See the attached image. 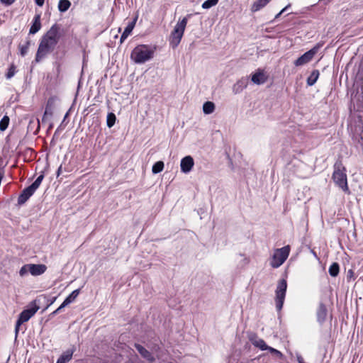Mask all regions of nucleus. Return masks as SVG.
Here are the masks:
<instances>
[{
	"label": "nucleus",
	"instance_id": "25",
	"mask_svg": "<svg viewBox=\"0 0 363 363\" xmlns=\"http://www.w3.org/2000/svg\"><path fill=\"white\" fill-rule=\"evenodd\" d=\"M329 274L331 277H335L340 272V266L337 262H333L329 267Z\"/></svg>",
	"mask_w": 363,
	"mask_h": 363
},
{
	"label": "nucleus",
	"instance_id": "6",
	"mask_svg": "<svg viewBox=\"0 0 363 363\" xmlns=\"http://www.w3.org/2000/svg\"><path fill=\"white\" fill-rule=\"evenodd\" d=\"M289 252L290 247L289 245L277 249L272 256V259L270 263L271 266L274 268L280 267L287 259Z\"/></svg>",
	"mask_w": 363,
	"mask_h": 363
},
{
	"label": "nucleus",
	"instance_id": "27",
	"mask_svg": "<svg viewBox=\"0 0 363 363\" xmlns=\"http://www.w3.org/2000/svg\"><path fill=\"white\" fill-rule=\"evenodd\" d=\"M164 169V162L162 161H158L154 164L152 166V173L157 174L161 172Z\"/></svg>",
	"mask_w": 363,
	"mask_h": 363
},
{
	"label": "nucleus",
	"instance_id": "22",
	"mask_svg": "<svg viewBox=\"0 0 363 363\" xmlns=\"http://www.w3.org/2000/svg\"><path fill=\"white\" fill-rule=\"evenodd\" d=\"M318 77H319L318 70H316V69L313 70L307 79L308 85L313 86L318 80Z\"/></svg>",
	"mask_w": 363,
	"mask_h": 363
},
{
	"label": "nucleus",
	"instance_id": "3",
	"mask_svg": "<svg viewBox=\"0 0 363 363\" xmlns=\"http://www.w3.org/2000/svg\"><path fill=\"white\" fill-rule=\"evenodd\" d=\"M40 302V299H35L28 306V308L23 310L18 316V318L16 321L15 326V333L16 337H17L19 328L23 323L30 320L31 317H33L36 312L39 310L40 307L38 306V303Z\"/></svg>",
	"mask_w": 363,
	"mask_h": 363
},
{
	"label": "nucleus",
	"instance_id": "26",
	"mask_svg": "<svg viewBox=\"0 0 363 363\" xmlns=\"http://www.w3.org/2000/svg\"><path fill=\"white\" fill-rule=\"evenodd\" d=\"M71 3L69 0H60L58 4V9L61 12H65L69 9Z\"/></svg>",
	"mask_w": 363,
	"mask_h": 363
},
{
	"label": "nucleus",
	"instance_id": "13",
	"mask_svg": "<svg viewBox=\"0 0 363 363\" xmlns=\"http://www.w3.org/2000/svg\"><path fill=\"white\" fill-rule=\"evenodd\" d=\"M30 273L33 276H39L43 274L47 269V267L45 264H29Z\"/></svg>",
	"mask_w": 363,
	"mask_h": 363
},
{
	"label": "nucleus",
	"instance_id": "31",
	"mask_svg": "<svg viewBox=\"0 0 363 363\" xmlns=\"http://www.w3.org/2000/svg\"><path fill=\"white\" fill-rule=\"evenodd\" d=\"M28 272L30 273V268H29V264H25L23 265L20 271H19V275L21 277H24L26 275H27L28 274Z\"/></svg>",
	"mask_w": 363,
	"mask_h": 363
},
{
	"label": "nucleus",
	"instance_id": "23",
	"mask_svg": "<svg viewBox=\"0 0 363 363\" xmlns=\"http://www.w3.org/2000/svg\"><path fill=\"white\" fill-rule=\"evenodd\" d=\"M215 111V104L211 101H206L203 105V111L205 114H211Z\"/></svg>",
	"mask_w": 363,
	"mask_h": 363
},
{
	"label": "nucleus",
	"instance_id": "41",
	"mask_svg": "<svg viewBox=\"0 0 363 363\" xmlns=\"http://www.w3.org/2000/svg\"><path fill=\"white\" fill-rule=\"evenodd\" d=\"M60 313V312H59V309H56L55 311H54L51 313V315H57V313Z\"/></svg>",
	"mask_w": 363,
	"mask_h": 363
},
{
	"label": "nucleus",
	"instance_id": "20",
	"mask_svg": "<svg viewBox=\"0 0 363 363\" xmlns=\"http://www.w3.org/2000/svg\"><path fill=\"white\" fill-rule=\"evenodd\" d=\"M271 0H257L252 5L251 11L257 12L264 8Z\"/></svg>",
	"mask_w": 363,
	"mask_h": 363
},
{
	"label": "nucleus",
	"instance_id": "33",
	"mask_svg": "<svg viewBox=\"0 0 363 363\" xmlns=\"http://www.w3.org/2000/svg\"><path fill=\"white\" fill-rule=\"evenodd\" d=\"M15 73H16V67L13 65H12L10 67V68L8 70V72L6 74V78L11 79V77H13L14 76Z\"/></svg>",
	"mask_w": 363,
	"mask_h": 363
},
{
	"label": "nucleus",
	"instance_id": "30",
	"mask_svg": "<svg viewBox=\"0 0 363 363\" xmlns=\"http://www.w3.org/2000/svg\"><path fill=\"white\" fill-rule=\"evenodd\" d=\"M116 122V116L113 113H110L107 116V126L111 128Z\"/></svg>",
	"mask_w": 363,
	"mask_h": 363
},
{
	"label": "nucleus",
	"instance_id": "4",
	"mask_svg": "<svg viewBox=\"0 0 363 363\" xmlns=\"http://www.w3.org/2000/svg\"><path fill=\"white\" fill-rule=\"evenodd\" d=\"M190 16L191 15H188L179 21L172 31L169 38V43L173 48L177 47L180 43L188 22V18L190 17Z\"/></svg>",
	"mask_w": 363,
	"mask_h": 363
},
{
	"label": "nucleus",
	"instance_id": "1",
	"mask_svg": "<svg viewBox=\"0 0 363 363\" xmlns=\"http://www.w3.org/2000/svg\"><path fill=\"white\" fill-rule=\"evenodd\" d=\"M60 38V27L54 24L40 40L35 59L36 62L42 61L54 50Z\"/></svg>",
	"mask_w": 363,
	"mask_h": 363
},
{
	"label": "nucleus",
	"instance_id": "34",
	"mask_svg": "<svg viewBox=\"0 0 363 363\" xmlns=\"http://www.w3.org/2000/svg\"><path fill=\"white\" fill-rule=\"evenodd\" d=\"M29 45H30V43L29 42H27L26 43V45H22L21 47V54L22 56H24L26 55V53L28 52V48H29Z\"/></svg>",
	"mask_w": 363,
	"mask_h": 363
},
{
	"label": "nucleus",
	"instance_id": "39",
	"mask_svg": "<svg viewBox=\"0 0 363 363\" xmlns=\"http://www.w3.org/2000/svg\"><path fill=\"white\" fill-rule=\"evenodd\" d=\"M267 357V354H262V355H260V356L259 357V359H262L264 360V359H265Z\"/></svg>",
	"mask_w": 363,
	"mask_h": 363
},
{
	"label": "nucleus",
	"instance_id": "36",
	"mask_svg": "<svg viewBox=\"0 0 363 363\" xmlns=\"http://www.w3.org/2000/svg\"><path fill=\"white\" fill-rule=\"evenodd\" d=\"M297 361L298 363H306L303 357L301 354H297Z\"/></svg>",
	"mask_w": 363,
	"mask_h": 363
},
{
	"label": "nucleus",
	"instance_id": "15",
	"mask_svg": "<svg viewBox=\"0 0 363 363\" xmlns=\"http://www.w3.org/2000/svg\"><path fill=\"white\" fill-rule=\"evenodd\" d=\"M251 80L254 84H262L266 82L267 77L263 71L259 69L252 75Z\"/></svg>",
	"mask_w": 363,
	"mask_h": 363
},
{
	"label": "nucleus",
	"instance_id": "8",
	"mask_svg": "<svg viewBox=\"0 0 363 363\" xmlns=\"http://www.w3.org/2000/svg\"><path fill=\"white\" fill-rule=\"evenodd\" d=\"M333 179L334 182L340 188H341L345 192H348L349 189L347 182V175L344 169H341L340 168H335L333 174Z\"/></svg>",
	"mask_w": 363,
	"mask_h": 363
},
{
	"label": "nucleus",
	"instance_id": "11",
	"mask_svg": "<svg viewBox=\"0 0 363 363\" xmlns=\"http://www.w3.org/2000/svg\"><path fill=\"white\" fill-rule=\"evenodd\" d=\"M251 343L256 347L259 348L262 350H269V346H268L264 340L258 337L255 335H252L250 337Z\"/></svg>",
	"mask_w": 363,
	"mask_h": 363
},
{
	"label": "nucleus",
	"instance_id": "12",
	"mask_svg": "<svg viewBox=\"0 0 363 363\" xmlns=\"http://www.w3.org/2000/svg\"><path fill=\"white\" fill-rule=\"evenodd\" d=\"M247 84L248 79L246 77L241 78L233 86V92L235 94L240 93L247 86Z\"/></svg>",
	"mask_w": 363,
	"mask_h": 363
},
{
	"label": "nucleus",
	"instance_id": "2",
	"mask_svg": "<svg viewBox=\"0 0 363 363\" xmlns=\"http://www.w3.org/2000/svg\"><path fill=\"white\" fill-rule=\"evenodd\" d=\"M155 50L146 45L136 46L130 54V58L137 64H143L153 57Z\"/></svg>",
	"mask_w": 363,
	"mask_h": 363
},
{
	"label": "nucleus",
	"instance_id": "40",
	"mask_svg": "<svg viewBox=\"0 0 363 363\" xmlns=\"http://www.w3.org/2000/svg\"><path fill=\"white\" fill-rule=\"evenodd\" d=\"M63 305H64V302L57 308V309H59V312H60L61 310L65 307V306H63Z\"/></svg>",
	"mask_w": 363,
	"mask_h": 363
},
{
	"label": "nucleus",
	"instance_id": "21",
	"mask_svg": "<svg viewBox=\"0 0 363 363\" xmlns=\"http://www.w3.org/2000/svg\"><path fill=\"white\" fill-rule=\"evenodd\" d=\"M80 292L79 289L74 290L64 301L63 306H67L74 302Z\"/></svg>",
	"mask_w": 363,
	"mask_h": 363
},
{
	"label": "nucleus",
	"instance_id": "37",
	"mask_svg": "<svg viewBox=\"0 0 363 363\" xmlns=\"http://www.w3.org/2000/svg\"><path fill=\"white\" fill-rule=\"evenodd\" d=\"M35 1L38 6H42L44 4L45 0H35Z\"/></svg>",
	"mask_w": 363,
	"mask_h": 363
},
{
	"label": "nucleus",
	"instance_id": "29",
	"mask_svg": "<svg viewBox=\"0 0 363 363\" xmlns=\"http://www.w3.org/2000/svg\"><path fill=\"white\" fill-rule=\"evenodd\" d=\"M219 0H206L202 4V8L203 9H208L212 6H216L218 3Z\"/></svg>",
	"mask_w": 363,
	"mask_h": 363
},
{
	"label": "nucleus",
	"instance_id": "9",
	"mask_svg": "<svg viewBox=\"0 0 363 363\" xmlns=\"http://www.w3.org/2000/svg\"><path fill=\"white\" fill-rule=\"evenodd\" d=\"M321 47L322 44L318 43L312 49L305 52L294 62L295 66L300 67L311 62Z\"/></svg>",
	"mask_w": 363,
	"mask_h": 363
},
{
	"label": "nucleus",
	"instance_id": "7",
	"mask_svg": "<svg viewBox=\"0 0 363 363\" xmlns=\"http://www.w3.org/2000/svg\"><path fill=\"white\" fill-rule=\"evenodd\" d=\"M287 289V283L285 279H281L278 282L277 289H276V297H275V303L276 308L278 311H280L282 309L286 292Z\"/></svg>",
	"mask_w": 363,
	"mask_h": 363
},
{
	"label": "nucleus",
	"instance_id": "18",
	"mask_svg": "<svg viewBox=\"0 0 363 363\" xmlns=\"http://www.w3.org/2000/svg\"><path fill=\"white\" fill-rule=\"evenodd\" d=\"M41 28V23H40V14L35 15L33 24L30 28L29 33L30 34L36 33Z\"/></svg>",
	"mask_w": 363,
	"mask_h": 363
},
{
	"label": "nucleus",
	"instance_id": "42",
	"mask_svg": "<svg viewBox=\"0 0 363 363\" xmlns=\"http://www.w3.org/2000/svg\"><path fill=\"white\" fill-rule=\"evenodd\" d=\"M56 300V297H54L52 300H51L50 303L48 305V307H49L51 304H52Z\"/></svg>",
	"mask_w": 363,
	"mask_h": 363
},
{
	"label": "nucleus",
	"instance_id": "43",
	"mask_svg": "<svg viewBox=\"0 0 363 363\" xmlns=\"http://www.w3.org/2000/svg\"><path fill=\"white\" fill-rule=\"evenodd\" d=\"M61 169H62V167L60 166V167L58 168V170H57V176H59V175H60V173Z\"/></svg>",
	"mask_w": 363,
	"mask_h": 363
},
{
	"label": "nucleus",
	"instance_id": "38",
	"mask_svg": "<svg viewBox=\"0 0 363 363\" xmlns=\"http://www.w3.org/2000/svg\"><path fill=\"white\" fill-rule=\"evenodd\" d=\"M2 3L6 4L8 5L11 4L13 2V0H1Z\"/></svg>",
	"mask_w": 363,
	"mask_h": 363
},
{
	"label": "nucleus",
	"instance_id": "35",
	"mask_svg": "<svg viewBox=\"0 0 363 363\" xmlns=\"http://www.w3.org/2000/svg\"><path fill=\"white\" fill-rule=\"evenodd\" d=\"M290 4L287 5L286 7H284L279 13H277L275 16V18H278L284 12H285L289 7H290Z\"/></svg>",
	"mask_w": 363,
	"mask_h": 363
},
{
	"label": "nucleus",
	"instance_id": "10",
	"mask_svg": "<svg viewBox=\"0 0 363 363\" xmlns=\"http://www.w3.org/2000/svg\"><path fill=\"white\" fill-rule=\"evenodd\" d=\"M194 165V161L191 156L188 155L182 159L180 163L181 171L187 174L191 172Z\"/></svg>",
	"mask_w": 363,
	"mask_h": 363
},
{
	"label": "nucleus",
	"instance_id": "32",
	"mask_svg": "<svg viewBox=\"0 0 363 363\" xmlns=\"http://www.w3.org/2000/svg\"><path fill=\"white\" fill-rule=\"evenodd\" d=\"M354 140L363 149V133L356 135Z\"/></svg>",
	"mask_w": 363,
	"mask_h": 363
},
{
	"label": "nucleus",
	"instance_id": "16",
	"mask_svg": "<svg viewBox=\"0 0 363 363\" xmlns=\"http://www.w3.org/2000/svg\"><path fill=\"white\" fill-rule=\"evenodd\" d=\"M135 347L137 351L140 354V355L150 362H152L154 360V357L152 354L147 350L144 347L139 344H135Z\"/></svg>",
	"mask_w": 363,
	"mask_h": 363
},
{
	"label": "nucleus",
	"instance_id": "5",
	"mask_svg": "<svg viewBox=\"0 0 363 363\" xmlns=\"http://www.w3.org/2000/svg\"><path fill=\"white\" fill-rule=\"evenodd\" d=\"M44 174H41L39 175L35 181L29 186L24 189L18 199V204H23L26 203L28 199L35 193V191L38 189L42 181L43 180Z\"/></svg>",
	"mask_w": 363,
	"mask_h": 363
},
{
	"label": "nucleus",
	"instance_id": "14",
	"mask_svg": "<svg viewBox=\"0 0 363 363\" xmlns=\"http://www.w3.org/2000/svg\"><path fill=\"white\" fill-rule=\"evenodd\" d=\"M328 311L324 303H320L317 309V319L320 323H323L327 317Z\"/></svg>",
	"mask_w": 363,
	"mask_h": 363
},
{
	"label": "nucleus",
	"instance_id": "24",
	"mask_svg": "<svg viewBox=\"0 0 363 363\" xmlns=\"http://www.w3.org/2000/svg\"><path fill=\"white\" fill-rule=\"evenodd\" d=\"M268 351L271 353L272 357L274 361L282 359L284 358V354L277 349L270 347H269Z\"/></svg>",
	"mask_w": 363,
	"mask_h": 363
},
{
	"label": "nucleus",
	"instance_id": "28",
	"mask_svg": "<svg viewBox=\"0 0 363 363\" xmlns=\"http://www.w3.org/2000/svg\"><path fill=\"white\" fill-rule=\"evenodd\" d=\"M9 118L7 116H4L0 121V130H5L9 124Z\"/></svg>",
	"mask_w": 363,
	"mask_h": 363
},
{
	"label": "nucleus",
	"instance_id": "19",
	"mask_svg": "<svg viewBox=\"0 0 363 363\" xmlns=\"http://www.w3.org/2000/svg\"><path fill=\"white\" fill-rule=\"evenodd\" d=\"M74 353V350H67L64 352L61 356L58 358L56 363H67L72 358Z\"/></svg>",
	"mask_w": 363,
	"mask_h": 363
},
{
	"label": "nucleus",
	"instance_id": "17",
	"mask_svg": "<svg viewBox=\"0 0 363 363\" xmlns=\"http://www.w3.org/2000/svg\"><path fill=\"white\" fill-rule=\"evenodd\" d=\"M137 21V17L130 23L128 24V26L125 27L123 33H122L121 36V43H122L132 33Z\"/></svg>",
	"mask_w": 363,
	"mask_h": 363
}]
</instances>
